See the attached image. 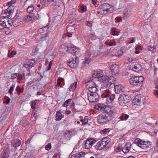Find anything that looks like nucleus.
Returning a JSON list of instances; mask_svg holds the SVG:
<instances>
[{
    "label": "nucleus",
    "mask_w": 158,
    "mask_h": 158,
    "mask_svg": "<svg viewBox=\"0 0 158 158\" xmlns=\"http://www.w3.org/2000/svg\"><path fill=\"white\" fill-rule=\"evenodd\" d=\"M131 11L130 10L127 9L124 10L123 12V18L125 19H127L131 15Z\"/></svg>",
    "instance_id": "nucleus-25"
},
{
    "label": "nucleus",
    "mask_w": 158,
    "mask_h": 158,
    "mask_svg": "<svg viewBox=\"0 0 158 158\" xmlns=\"http://www.w3.org/2000/svg\"><path fill=\"white\" fill-rule=\"evenodd\" d=\"M32 19V17L31 16L27 15L24 17L23 20L24 21L26 22H30L31 20Z\"/></svg>",
    "instance_id": "nucleus-35"
},
{
    "label": "nucleus",
    "mask_w": 158,
    "mask_h": 158,
    "mask_svg": "<svg viewBox=\"0 0 158 158\" xmlns=\"http://www.w3.org/2000/svg\"><path fill=\"white\" fill-rule=\"evenodd\" d=\"M90 59L89 58H86L85 61H84L83 63L85 64H88L90 62Z\"/></svg>",
    "instance_id": "nucleus-54"
},
{
    "label": "nucleus",
    "mask_w": 158,
    "mask_h": 158,
    "mask_svg": "<svg viewBox=\"0 0 158 158\" xmlns=\"http://www.w3.org/2000/svg\"><path fill=\"white\" fill-rule=\"evenodd\" d=\"M46 0H40V2L41 4L43 5H45Z\"/></svg>",
    "instance_id": "nucleus-61"
},
{
    "label": "nucleus",
    "mask_w": 158,
    "mask_h": 158,
    "mask_svg": "<svg viewBox=\"0 0 158 158\" xmlns=\"http://www.w3.org/2000/svg\"><path fill=\"white\" fill-rule=\"evenodd\" d=\"M95 148L96 149L98 150H101L104 148L102 143L100 141L98 142L95 145Z\"/></svg>",
    "instance_id": "nucleus-30"
},
{
    "label": "nucleus",
    "mask_w": 158,
    "mask_h": 158,
    "mask_svg": "<svg viewBox=\"0 0 158 158\" xmlns=\"http://www.w3.org/2000/svg\"><path fill=\"white\" fill-rule=\"evenodd\" d=\"M89 118L88 116H85L83 119L84 122L82 123V125H85L88 122Z\"/></svg>",
    "instance_id": "nucleus-46"
},
{
    "label": "nucleus",
    "mask_w": 158,
    "mask_h": 158,
    "mask_svg": "<svg viewBox=\"0 0 158 158\" xmlns=\"http://www.w3.org/2000/svg\"><path fill=\"white\" fill-rule=\"evenodd\" d=\"M35 13L33 14L32 16L34 18V19L40 20L41 18V16L39 14L38 12L35 11Z\"/></svg>",
    "instance_id": "nucleus-28"
},
{
    "label": "nucleus",
    "mask_w": 158,
    "mask_h": 158,
    "mask_svg": "<svg viewBox=\"0 0 158 158\" xmlns=\"http://www.w3.org/2000/svg\"><path fill=\"white\" fill-rule=\"evenodd\" d=\"M110 71L113 75H115L119 72V66L116 64H112L110 66Z\"/></svg>",
    "instance_id": "nucleus-15"
},
{
    "label": "nucleus",
    "mask_w": 158,
    "mask_h": 158,
    "mask_svg": "<svg viewBox=\"0 0 158 158\" xmlns=\"http://www.w3.org/2000/svg\"><path fill=\"white\" fill-rule=\"evenodd\" d=\"M114 87L115 92L116 93L119 94L121 92H123L124 91V88L121 85H114Z\"/></svg>",
    "instance_id": "nucleus-17"
},
{
    "label": "nucleus",
    "mask_w": 158,
    "mask_h": 158,
    "mask_svg": "<svg viewBox=\"0 0 158 158\" xmlns=\"http://www.w3.org/2000/svg\"><path fill=\"white\" fill-rule=\"evenodd\" d=\"M97 90L96 86H94L91 88H90V89L89 90L91 94H94V93H96V92Z\"/></svg>",
    "instance_id": "nucleus-39"
},
{
    "label": "nucleus",
    "mask_w": 158,
    "mask_h": 158,
    "mask_svg": "<svg viewBox=\"0 0 158 158\" xmlns=\"http://www.w3.org/2000/svg\"><path fill=\"white\" fill-rule=\"evenodd\" d=\"M92 77H89L86 78L85 80V83H88V84L87 85L89 86L88 87V89L89 90L90 89V88H92L94 86H96V84L92 81Z\"/></svg>",
    "instance_id": "nucleus-13"
},
{
    "label": "nucleus",
    "mask_w": 158,
    "mask_h": 158,
    "mask_svg": "<svg viewBox=\"0 0 158 158\" xmlns=\"http://www.w3.org/2000/svg\"><path fill=\"white\" fill-rule=\"evenodd\" d=\"M12 25L14 27H16L20 25L21 23V21L19 18H14L11 21Z\"/></svg>",
    "instance_id": "nucleus-23"
},
{
    "label": "nucleus",
    "mask_w": 158,
    "mask_h": 158,
    "mask_svg": "<svg viewBox=\"0 0 158 158\" xmlns=\"http://www.w3.org/2000/svg\"><path fill=\"white\" fill-rule=\"evenodd\" d=\"M18 75V73H17L12 74L11 75V79H14L16 78Z\"/></svg>",
    "instance_id": "nucleus-53"
},
{
    "label": "nucleus",
    "mask_w": 158,
    "mask_h": 158,
    "mask_svg": "<svg viewBox=\"0 0 158 158\" xmlns=\"http://www.w3.org/2000/svg\"><path fill=\"white\" fill-rule=\"evenodd\" d=\"M48 25H46L44 27H43V28H44V36H42V37L41 38V39H42L44 38L45 37H46L47 36V33L48 32V31L49 30V29L50 27H48Z\"/></svg>",
    "instance_id": "nucleus-29"
},
{
    "label": "nucleus",
    "mask_w": 158,
    "mask_h": 158,
    "mask_svg": "<svg viewBox=\"0 0 158 158\" xmlns=\"http://www.w3.org/2000/svg\"><path fill=\"white\" fill-rule=\"evenodd\" d=\"M48 2L51 6H56L57 5L58 2L56 0H48Z\"/></svg>",
    "instance_id": "nucleus-33"
},
{
    "label": "nucleus",
    "mask_w": 158,
    "mask_h": 158,
    "mask_svg": "<svg viewBox=\"0 0 158 158\" xmlns=\"http://www.w3.org/2000/svg\"><path fill=\"white\" fill-rule=\"evenodd\" d=\"M110 6L108 4L105 3L101 5L98 8V13L101 15H106L111 13L110 9Z\"/></svg>",
    "instance_id": "nucleus-4"
},
{
    "label": "nucleus",
    "mask_w": 158,
    "mask_h": 158,
    "mask_svg": "<svg viewBox=\"0 0 158 158\" xmlns=\"http://www.w3.org/2000/svg\"><path fill=\"white\" fill-rule=\"evenodd\" d=\"M146 102V100L144 97L142 96L140 94L136 95L133 101V103L134 105L140 106L141 104H144Z\"/></svg>",
    "instance_id": "nucleus-8"
},
{
    "label": "nucleus",
    "mask_w": 158,
    "mask_h": 158,
    "mask_svg": "<svg viewBox=\"0 0 158 158\" xmlns=\"http://www.w3.org/2000/svg\"><path fill=\"white\" fill-rule=\"evenodd\" d=\"M15 87V85L13 84L10 88L8 91V92L11 95L13 94V91L14 90V88Z\"/></svg>",
    "instance_id": "nucleus-43"
},
{
    "label": "nucleus",
    "mask_w": 158,
    "mask_h": 158,
    "mask_svg": "<svg viewBox=\"0 0 158 158\" xmlns=\"http://www.w3.org/2000/svg\"><path fill=\"white\" fill-rule=\"evenodd\" d=\"M19 80L21 81L22 80H23V78L22 77V76L21 74H18L17 76Z\"/></svg>",
    "instance_id": "nucleus-56"
},
{
    "label": "nucleus",
    "mask_w": 158,
    "mask_h": 158,
    "mask_svg": "<svg viewBox=\"0 0 158 158\" xmlns=\"http://www.w3.org/2000/svg\"><path fill=\"white\" fill-rule=\"evenodd\" d=\"M48 2L51 6H56L57 5L58 2L56 0H48Z\"/></svg>",
    "instance_id": "nucleus-32"
},
{
    "label": "nucleus",
    "mask_w": 158,
    "mask_h": 158,
    "mask_svg": "<svg viewBox=\"0 0 158 158\" xmlns=\"http://www.w3.org/2000/svg\"><path fill=\"white\" fill-rule=\"evenodd\" d=\"M49 27H50L48 31H53L56 28V26H52L51 27V26H50Z\"/></svg>",
    "instance_id": "nucleus-55"
},
{
    "label": "nucleus",
    "mask_w": 158,
    "mask_h": 158,
    "mask_svg": "<svg viewBox=\"0 0 158 158\" xmlns=\"http://www.w3.org/2000/svg\"><path fill=\"white\" fill-rule=\"evenodd\" d=\"M110 140L109 137H107L103 138L102 140L100 141L104 148L106 146L109 142H110Z\"/></svg>",
    "instance_id": "nucleus-16"
},
{
    "label": "nucleus",
    "mask_w": 158,
    "mask_h": 158,
    "mask_svg": "<svg viewBox=\"0 0 158 158\" xmlns=\"http://www.w3.org/2000/svg\"><path fill=\"white\" fill-rule=\"evenodd\" d=\"M116 44V42L115 41L113 42H111L109 43L108 45L110 46H112L113 45H115Z\"/></svg>",
    "instance_id": "nucleus-57"
},
{
    "label": "nucleus",
    "mask_w": 158,
    "mask_h": 158,
    "mask_svg": "<svg viewBox=\"0 0 158 158\" xmlns=\"http://www.w3.org/2000/svg\"><path fill=\"white\" fill-rule=\"evenodd\" d=\"M6 21L5 20L2 21H0V24L3 27H7V25H6Z\"/></svg>",
    "instance_id": "nucleus-47"
},
{
    "label": "nucleus",
    "mask_w": 158,
    "mask_h": 158,
    "mask_svg": "<svg viewBox=\"0 0 158 158\" xmlns=\"http://www.w3.org/2000/svg\"><path fill=\"white\" fill-rule=\"evenodd\" d=\"M115 113V110L103 112L98 116V123L101 124H107L113 119L114 114Z\"/></svg>",
    "instance_id": "nucleus-1"
},
{
    "label": "nucleus",
    "mask_w": 158,
    "mask_h": 158,
    "mask_svg": "<svg viewBox=\"0 0 158 158\" xmlns=\"http://www.w3.org/2000/svg\"><path fill=\"white\" fill-rule=\"evenodd\" d=\"M12 11V10L10 9V7H8L7 9L3 11V12L9 17L11 16Z\"/></svg>",
    "instance_id": "nucleus-26"
},
{
    "label": "nucleus",
    "mask_w": 158,
    "mask_h": 158,
    "mask_svg": "<svg viewBox=\"0 0 158 158\" xmlns=\"http://www.w3.org/2000/svg\"><path fill=\"white\" fill-rule=\"evenodd\" d=\"M51 144L50 143H49L45 146V148L46 150L49 151L51 149Z\"/></svg>",
    "instance_id": "nucleus-51"
},
{
    "label": "nucleus",
    "mask_w": 158,
    "mask_h": 158,
    "mask_svg": "<svg viewBox=\"0 0 158 158\" xmlns=\"http://www.w3.org/2000/svg\"><path fill=\"white\" fill-rule=\"evenodd\" d=\"M81 10L83 12H85L86 9V6H82L81 7Z\"/></svg>",
    "instance_id": "nucleus-58"
},
{
    "label": "nucleus",
    "mask_w": 158,
    "mask_h": 158,
    "mask_svg": "<svg viewBox=\"0 0 158 158\" xmlns=\"http://www.w3.org/2000/svg\"><path fill=\"white\" fill-rule=\"evenodd\" d=\"M74 58L76 62V64L77 65V64H78L79 62L78 58L77 57H76V56H75Z\"/></svg>",
    "instance_id": "nucleus-63"
},
{
    "label": "nucleus",
    "mask_w": 158,
    "mask_h": 158,
    "mask_svg": "<svg viewBox=\"0 0 158 158\" xmlns=\"http://www.w3.org/2000/svg\"><path fill=\"white\" fill-rule=\"evenodd\" d=\"M118 102L121 106H124L129 102V97L124 94L120 95L118 99Z\"/></svg>",
    "instance_id": "nucleus-9"
},
{
    "label": "nucleus",
    "mask_w": 158,
    "mask_h": 158,
    "mask_svg": "<svg viewBox=\"0 0 158 158\" xmlns=\"http://www.w3.org/2000/svg\"><path fill=\"white\" fill-rule=\"evenodd\" d=\"M106 76L103 75V73L102 71L100 69L95 70L93 71L92 75L93 77L98 78L101 81L103 80V77H105Z\"/></svg>",
    "instance_id": "nucleus-10"
},
{
    "label": "nucleus",
    "mask_w": 158,
    "mask_h": 158,
    "mask_svg": "<svg viewBox=\"0 0 158 158\" xmlns=\"http://www.w3.org/2000/svg\"><path fill=\"white\" fill-rule=\"evenodd\" d=\"M85 153L84 152H80L79 153H76L72 155L69 158H81L84 156Z\"/></svg>",
    "instance_id": "nucleus-20"
},
{
    "label": "nucleus",
    "mask_w": 158,
    "mask_h": 158,
    "mask_svg": "<svg viewBox=\"0 0 158 158\" xmlns=\"http://www.w3.org/2000/svg\"><path fill=\"white\" fill-rule=\"evenodd\" d=\"M16 90L18 94L22 93L24 90L23 87L20 88L19 85H18L16 88Z\"/></svg>",
    "instance_id": "nucleus-34"
},
{
    "label": "nucleus",
    "mask_w": 158,
    "mask_h": 158,
    "mask_svg": "<svg viewBox=\"0 0 158 158\" xmlns=\"http://www.w3.org/2000/svg\"><path fill=\"white\" fill-rule=\"evenodd\" d=\"M96 140L93 139H90L87 140L85 144V149H89L96 142Z\"/></svg>",
    "instance_id": "nucleus-12"
},
{
    "label": "nucleus",
    "mask_w": 158,
    "mask_h": 158,
    "mask_svg": "<svg viewBox=\"0 0 158 158\" xmlns=\"http://www.w3.org/2000/svg\"><path fill=\"white\" fill-rule=\"evenodd\" d=\"M129 68L135 71L138 72L139 71L142 69L141 64L138 63L133 62L131 63L129 65Z\"/></svg>",
    "instance_id": "nucleus-11"
},
{
    "label": "nucleus",
    "mask_w": 158,
    "mask_h": 158,
    "mask_svg": "<svg viewBox=\"0 0 158 158\" xmlns=\"http://www.w3.org/2000/svg\"><path fill=\"white\" fill-rule=\"evenodd\" d=\"M148 50L149 51H155L156 49L154 46H150L148 47Z\"/></svg>",
    "instance_id": "nucleus-50"
},
{
    "label": "nucleus",
    "mask_w": 158,
    "mask_h": 158,
    "mask_svg": "<svg viewBox=\"0 0 158 158\" xmlns=\"http://www.w3.org/2000/svg\"><path fill=\"white\" fill-rule=\"evenodd\" d=\"M52 65V62L51 61L49 63L48 67V69H47V71H48L50 70V69H51V67Z\"/></svg>",
    "instance_id": "nucleus-62"
},
{
    "label": "nucleus",
    "mask_w": 158,
    "mask_h": 158,
    "mask_svg": "<svg viewBox=\"0 0 158 158\" xmlns=\"http://www.w3.org/2000/svg\"><path fill=\"white\" fill-rule=\"evenodd\" d=\"M27 63L29 64V65L31 66V67L33 66V65L35 63V61L32 59L28 60Z\"/></svg>",
    "instance_id": "nucleus-36"
},
{
    "label": "nucleus",
    "mask_w": 158,
    "mask_h": 158,
    "mask_svg": "<svg viewBox=\"0 0 158 158\" xmlns=\"http://www.w3.org/2000/svg\"><path fill=\"white\" fill-rule=\"evenodd\" d=\"M103 78L102 86L103 88L109 89L114 87L116 81V79L114 77L106 76L105 77H103Z\"/></svg>",
    "instance_id": "nucleus-2"
},
{
    "label": "nucleus",
    "mask_w": 158,
    "mask_h": 158,
    "mask_svg": "<svg viewBox=\"0 0 158 158\" xmlns=\"http://www.w3.org/2000/svg\"><path fill=\"white\" fill-rule=\"evenodd\" d=\"M24 67L26 68H28V69H30L31 67V66H30V65H29V64L28 63L27 64H25L24 65Z\"/></svg>",
    "instance_id": "nucleus-60"
},
{
    "label": "nucleus",
    "mask_w": 158,
    "mask_h": 158,
    "mask_svg": "<svg viewBox=\"0 0 158 158\" xmlns=\"http://www.w3.org/2000/svg\"><path fill=\"white\" fill-rule=\"evenodd\" d=\"M34 7L33 5L28 6L27 9V12L29 13H31L34 11Z\"/></svg>",
    "instance_id": "nucleus-38"
},
{
    "label": "nucleus",
    "mask_w": 158,
    "mask_h": 158,
    "mask_svg": "<svg viewBox=\"0 0 158 158\" xmlns=\"http://www.w3.org/2000/svg\"><path fill=\"white\" fill-rule=\"evenodd\" d=\"M73 131H66L64 133V136L66 137V135H67V134H69V137H71L73 135L72 134Z\"/></svg>",
    "instance_id": "nucleus-42"
},
{
    "label": "nucleus",
    "mask_w": 158,
    "mask_h": 158,
    "mask_svg": "<svg viewBox=\"0 0 158 158\" xmlns=\"http://www.w3.org/2000/svg\"><path fill=\"white\" fill-rule=\"evenodd\" d=\"M94 108L99 110L103 111V112L115 110L113 107H112L111 106H107L104 104L100 103L96 104Z\"/></svg>",
    "instance_id": "nucleus-5"
},
{
    "label": "nucleus",
    "mask_w": 158,
    "mask_h": 158,
    "mask_svg": "<svg viewBox=\"0 0 158 158\" xmlns=\"http://www.w3.org/2000/svg\"><path fill=\"white\" fill-rule=\"evenodd\" d=\"M10 98L9 97H8L6 99V101H5L6 104H8L10 102Z\"/></svg>",
    "instance_id": "nucleus-64"
},
{
    "label": "nucleus",
    "mask_w": 158,
    "mask_h": 158,
    "mask_svg": "<svg viewBox=\"0 0 158 158\" xmlns=\"http://www.w3.org/2000/svg\"><path fill=\"white\" fill-rule=\"evenodd\" d=\"M10 150L8 148H4L2 153L1 158H8L9 156Z\"/></svg>",
    "instance_id": "nucleus-18"
},
{
    "label": "nucleus",
    "mask_w": 158,
    "mask_h": 158,
    "mask_svg": "<svg viewBox=\"0 0 158 158\" xmlns=\"http://www.w3.org/2000/svg\"><path fill=\"white\" fill-rule=\"evenodd\" d=\"M111 93L109 90H106L101 95L102 98H106V102L111 103L114 100L115 94H113L110 95Z\"/></svg>",
    "instance_id": "nucleus-7"
},
{
    "label": "nucleus",
    "mask_w": 158,
    "mask_h": 158,
    "mask_svg": "<svg viewBox=\"0 0 158 158\" xmlns=\"http://www.w3.org/2000/svg\"><path fill=\"white\" fill-rule=\"evenodd\" d=\"M36 100L35 101H31V106L32 109L34 110L35 109V106L36 104Z\"/></svg>",
    "instance_id": "nucleus-44"
},
{
    "label": "nucleus",
    "mask_w": 158,
    "mask_h": 158,
    "mask_svg": "<svg viewBox=\"0 0 158 158\" xmlns=\"http://www.w3.org/2000/svg\"><path fill=\"white\" fill-rule=\"evenodd\" d=\"M21 144V142L19 139H14L11 141V145L14 147H17L19 146Z\"/></svg>",
    "instance_id": "nucleus-22"
},
{
    "label": "nucleus",
    "mask_w": 158,
    "mask_h": 158,
    "mask_svg": "<svg viewBox=\"0 0 158 158\" xmlns=\"http://www.w3.org/2000/svg\"><path fill=\"white\" fill-rule=\"evenodd\" d=\"M133 61V59L132 58H129L125 60V64H129V65H130L131 63H132Z\"/></svg>",
    "instance_id": "nucleus-37"
},
{
    "label": "nucleus",
    "mask_w": 158,
    "mask_h": 158,
    "mask_svg": "<svg viewBox=\"0 0 158 158\" xmlns=\"http://www.w3.org/2000/svg\"><path fill=\"white\" fill-rule=\"evenodd\" d=\"M41 28L39 29L38 31V35H37L36 36V37L37 39H39L42 40V39H41V37L42 36H44V28Z\"/></svg>",
    "instance_id": "nucleus-21"
},
{
    "label": "nucleus",
    "mask_w": 158,
    "mask_h": 158,
    "mask_svg": "<svg viewBox=\"0 0 158 158\" xmlns=\"http://www.w3.org/2000/svg\"><path fill=\"white\" fill-rule=\"evenodd\" d=\"M57 81V85L55 87V88L56 89H57V87L58 86H60L62 85V84L60 82H59V81Z\"/></svg>",
    "instance_id": "nucleus-59"
},
{
    "label": "nucleus",
    "mask_w": 158,
    "mask_h": 158,
    "mask_svg": "<svg viewBox=\"0 0 158 158\" xmlns=\"http://www.w3.org/2000/svg\"><path fill=\"white\" fill-rule=\"evenodd\" d=\"M71 101V99H69L66 100L64 103L63 106L64 107H67Z\"/></svg>",
    "instance_id": "nucleus-41"
},
{
    "label": "nucleus",
    "mask_w": 158,
    "mask_h": 158,
    "mask_svg": "<svg viewBox=\"0 0 158 158\" xmlns=\"http://www.w3.org/2000/svg\"><path fill=\"white\" fill-rule=\"evenodd\" d=\"M116 28L113 27L111 29V34L114 35H117L118 32L115 31Z\"/></svg>",
    "instance_id": "nucleus-48"
},
{
    "label": "nucleus",
    "mask_w": 158,
    "mask_h": 158,
    "mask_svg": "<svg viewBox=\"0 0 158 158\" xmlns=\"http://www.w3.org/2000/svg\"><path fill=\"white\" fill-rule=\"evenodd\" d=\"M110 131V128H105L101 131V133L102 134H105Z\"/></svg>",
    "instance_id": "nucleus-45"
},
{
    "label": "nucleus",
    "mask_w": 158,
    "mask_h": 158,
    "mask_svg": "<svg viewBox=\"0 0 158 158\" xmlns=\"http://www.w3.org/2000/svg\"><path fill=\"white\" fill-rule=\"evenodd\" d=\"M16 54V52L14 51H12L10 53H8L9 57L11 58L12 57L13 55H15Z\"/></svg>",
    "instance_id": "nucleus-49"
},
{
    "label": "nucleus",
    "mask_w": 158,
    "mask_h": 158,
    "mask_svg": "<svg viewBox=\"0 0 158 158\" xmlns=\"http://www.w3.org/2000/svg\"><path fill=\"white\" fill-rule=\"evenodd\" d=\"M123 52L121 50L118 51L116 53V55L118 56H120L123 55Z\"/></svg>",
    "instance_id": "nucleus-52"
},
{
    "label": "nucleus",
    "mask_w": 158,
    "mask_h": 158,
    "mask_svg": "<svg viewBox=\"0 0 158 158\" xmlns=\"http://www.w3.org/2000/svg\"><path fill=\"white\" fill-rule=\"evenodd\" d=\"M67 63L69 66L72 68H74L77 66L75 61L73 57L69 59Z\"/></svg>",
    "instance_id": "nucleus-19"
},
{
    "label": "nucleus",
    "mask_w": 158,
    "mask_h": 158,
    "mask_svg": "<svg viewBox=\"0 0 158 158\" xmlns=\"http://www.w3.org/2000/svg\"><path fill=\"white\" fill-rule=\"evenodd\" d=\"M144 80V78L143 76H134L130 78L129 81L132 85L139 86L142 84Z\"/></svg>",
    "instance_id": "nucleus-3"
},
{
    "label": "nucleus",
    "mask_w": 158,
    "mask_h": 158,
    "mask_svg": "<svg viewBox=\"0 0 158 158\" xmlns=\"http://www.w3.org/2000/svg\"><path fill=\"white\" fill-rule=\"evenodd\" d=\"M77 82L75 81L74 83H72L70 86L69 87L68 89L69 91H73L76 88Z\"/></svg>",
    "instance_id": "nucleus-27"
},
{
    "label": "nucleus",
    "mask_w": 158,
    "mask_h": 158,
    "mask_svg": "<svg viewBox=\"0 0 158 158\" xmlns=\"http://www.w3.org/2000/svg\"><path fill=\"white\" fill-rule=\"evenodd\" d=\"M99 96L97 93L91 94L88 98L89 101L92 102H97L98 101Z\"/></svg>",
    "instance_id": "nucleus-14"
},
{
    "label": "nucleus",
    "mask_w": 158,
    "mask_h": 158,
    "mask_svg": "<svg viewBox=\"0 0 158 158\" xmlns=\"http://www.w3.org/2000/svg\"><path fill=\"white\" fill-rule=\"evenodd\" d=\"M134 143L142 149L147 148L151 144L150 142L143 141L139 138L135 140Z\"/></svg>",
    "instance_id": "nucleus-6"
},
{
    "label": "nucleus",
    "mask_w": 158,
    "mask_h": 158,
    "mask_svg": "<svg viewBox=\"0 0 158 158\" xmlns=\"http://www.w3.org/2000/svg\"><path fill=\"white\" fill-rule=\"evenodd\" d=\"M67 49L68 52L72 54L76 53L77 51V49L76 47L73 45L68 47Z\"/></svg>",
    "instance_id": "nucleus-24"
},
{
    "label": "nucleus",
    "mask_w": 158,
    "mask_h": 158,
    "mask_svg": "<svg viewBox=\"0 0 158 158\" xmlns=\"http://www.w3.org/2000/svg\"><path fill=\"white\" fill-rule=\"evenodd\" d=\"M62 117L61 114L59 111H57L56 115V120L59 121L61 119Z\"/></svg>",
    "instance_id": "nucleus-31"
},
{
    "label": "nucleus",
    "mask_w": 158,
    "mask_h": 158,
    "mask_svg": "<svg viewBox=\"0 0 158 158\" xmlns=\"http://www.w3.org/2000/svg\"><path fill=\"white\" fill-rule=\"evenodd\" d=\"M131 144L130 143H127L126 144L124 147L125 148V149H126L127 151H129L131 148Z\"/></svg>",
    "instance_id": "nucleus-40"
}]
</instances>
